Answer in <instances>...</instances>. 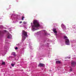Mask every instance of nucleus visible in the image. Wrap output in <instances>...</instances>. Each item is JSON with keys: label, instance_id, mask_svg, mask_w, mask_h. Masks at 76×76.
<instances>
[{"label": "nucleus", "instance_id": "obj_1", "mask_svg": "<svg viewBox=\"0 0 76 76\" xmlns=\"http://www.w3.org/2000/svg\"><path fill=\"white\" fill-rule=\"evenodd\" d=\"M33 25H32L33 23H31V30L33 31H35L36 30L39 29L41 26L39 25V23L38 20H34L33 21Z\"/></svg>", "mask_w": 76, "mask_h": 76}, {"label": "nucleus", "instance_id": "obj_2", "mask_svg": "<svg viewBox=\"0 0 76 76\" xmlns=\"http://www.w3.org/2000/svg\"><path fill=\"white\" fill-rule=\"evenodd\" d=\"M22 35L23 39L21 41L23 42L24 41H25V39L26 38V37H28V33L26 31L24 30H23L22 31Z\"/></svg>", "mask_w": 76, "mask_h": 76}, {"label": "nucleus", "instance_id": "obj_3", "mask_svg": "<svg viewBox=\"0 0 76 76\" xmlns=\"http://www.w3.org/2000/svg\"><path fill=\"white\" fill-rule=\"evenodd\" d=\"M64 39H66L65 42L66 45H70V41H69V39H68L67 37L66 36H64Z\"/></svg>", "mask_w": 76, "mask_h": 76}, {"label": "nucleus", "instance_id": "obj_4", "mask_svg": "<svg viewBox=\"0 0 76 76\" xmlns=\"http://www.w3.org/2000/svg\"><path fill=\"white\" fill-rule=\"evenodd\" d=\"M61 27L63 29V31H64L65 29H66V26L63 24V23H62L61 25Z\"/></svg>", "mask_w": 76, "mask_h": 76}, {"label": "nucleus", "instance_id": "obj_5", "mask_svg": "<svg viewBox=\"0 0 76 76\" xmlns=\"http://www.w3.org/2000/svg\"><path fill=\"white\" fill-rule=\"evenodd\" d=\"M7 38L8 39H11L12 38V36L10 34H9V33H8L7 34Z\"/></svg>", "mask_w": 76, "mask_h": 76}, {"label": "nucleus", "instance_id": "obj_6", "mask_svg": "<svg viewBox=\"0 0 76 76\" xmlns=\"http://www.w3.org/2000/svg\"><path fill=\"white\" fill-rule=\"evenodd\" d=\"M38 66H39L40 67H44L45 66V64H42V63H39Z\"/></svg>", "mask_w": 76, "mask_h": 76}, {"label": "nucleus", "instance_id": "obj_7", "mask_svg": "<svg viewBox=\"0 0 76 76\" xmlns=\"http://www.w3.org/2000/svg\"><path fill=\"white\" fill-rule=\"evenodd\" d=\"M12 16L11 17V19H12V20H15V19H16V18H15V16H14L13 14H12Z\"/></svg>", "mask_w": 76, "mask_h": 76}, {"label": "nucleus", "instance_id": "obj_8", "mask_svg": "<svg viewBox=\"0 0 76 76\" xmlns=\"http://www.w3.org/2000/svg\"><path fill=\"white\" fill-rule=\"evenodd\" d=\"M53 31L54 32V33L55 34V35H57V31H56V29L53 28Z\"/></svg>", "mask_w": 76, "mask_h": 76}, {"label": "nucleus", "instance_id": "obj_9", "mask_svg": "<svg viewBox=\"0 0 76 76\" xmlns=\"http://www.w3.org/2000/svg\"><path fill=\"white\" fill-rule=\"evenodd\" d=\"M76 64V62L74 61L71 63V65L72 66H75V64Z\"/></svg>", "mask_w": 76, "mask_h": 76}, {"label": "nucleus", "instance_id": "obj_10", "mask_svg": "<svg viewBox=\"0 0 76 76\" xmlns=\"http://www.w3.org/2000/svg\"><path fill=\"white\" fill-rule=\"evenodd\" d=\"M12 55V56H13L14 57H15L16 56V53L15 52H12L11 53Z\"/></svg>", "mask_w": 76, "mask_h": 76}, {"label": "nucleus", "instance_id": "obj_11", "mask_svg": "<svg viewBox=\"0 0 76 76\" xmlns=\"http://www.w3.org/2000/svg\"><path fill=\"white\" fill-rule=\"evenodd\" d=\"M56 64H60V61H56Z\"/></svg>", "mask_w": 76, "mask_h": 76}, {"label": "nucleus", "instance_id": "obj_12", "mask_svg": "<svg viewBox=\"0 0 76 76\" xmlns=\"http://www.w3.org/2000/svg\"><path fill=\"white\" fill-rule=\"evenodd\" d=\"M16 45L17 46L19 47V46H20V45H21V44L18 43V44H17Z\"/></svg>", "mask_w": 76, "mask_h": 76}, {"label": "nucleus", "instance_id": "obj_13", "mask_svg": "<svg viewBox=\"0 0 76 76\" xmlns=\"http://www.w3.org/2000/svg\"><path fill=\"white\" fill-rule=\"evenodd\" d=\"M14 65H15V64H11V66L12 67H14V66H14Z\"/></svg>", "mask_w": 76, "mask_h": 76}, {"label": "nucleus", "instance_id": "obj_14", "mask_svg": "<svg viewBox=\"0 0 76 76\" xmlns=\"http://www.w3.org/2000/svg\"><path fill=\"white\" fill-rule=\"evenodd\" d=\"M5 64V62H3L2 63V65H4Z\"/></svg>", "mask_w": 76, "mask_h": 76}, {"label": "nucleus", "instance_id": "obj_15", "mask_svg": "<svg viewBox=\"0 0 76 76\" xmlns=\"http://www.w3.org/2000/svg\"><path fill=\"white\" fill-rule=\"evenodd\" d=\"M26 23H27V22H26L25 21L23 22V24H26Z\"/></svg>", "mask_w": 76, "mask_h": 76}, {"label": "nucleus", "instance_id": "obj_16", "mask_svg": "<svg viewBox=\"0 0 76 76\" xmlns=\"http://www.w3.org/2000/svg\"><path fill=\"white\" fill-rule=\"evenodd\" d=\"M3 28V26H0V28Z\"/></svg>", "mask_w": 76, "mask_h": 76}, {"label": "nucleus", "instance_id": "obj_17", "mask_svg": "<svg viewBox=\"0 0 76 76\" xmlns=\"http://www.w3.org/2000/svg\"><path fill=\"white\" fill-rule=\"evenodd\" d=\"M22 20H23V19H24V17L23 16L22 17Z\"/></svg>", "mask_w": 76, "mask_h": 76}, {"label": "nucleus", "instance_id": "obj_18", "mask_svg": "<svg viewBox=\"0 0 76 76\" xmlns=\"http://www.w3.org/2000/svg\"><path fill=\"white\" fill-rule=\"evenodd\" d=\"M18 48L17 47H16L15 48V50H18Z\"/></svg>", "mask_w": 76, "mask_h": 76}, {"label": "nucleus", "instance_id": "obj_19", "mask_svg": "<svg viewBox=\"0 0 76 76\" xmlns=\"http://www.w3.org/2000/svg\"><path fill=\"white\" fill-rule=\"evenodd\" d=\"M3 32H6V30H4L3 31Z\"/></svg>", "mask_w": 76, "mask_h": 76}, {"label": "nucleus", "instance_id": "obj_20", "mask_svg": "<svg viewBox=\"0 0 76 76\" xmlns=\"http://www.w3.org/2000/svg\"><path fill=\"white\" fill-rule=\"evenodd\" d=\"M29 48H30L31 49V45H29Z\"/></svg>", "mask_w": 76, "mask_h": 76}, {"label": "nucleus", "instance_id": "obj_21", "mask_svg": "<svg viewBox=\"0 0 76 76\" xmlns=\"http://www.w3.org/2000/svg\"><path fill=\"white\" fill-rule=\"evenodd\" d=\"M22 23V21L20 22V23Z\"/></svg>", "mask_w": 76, "mask_h": 76}, {"label": "nucleus", "instance_id": "obj_22", "mask_svg": "<svg viewBox=\"0 0 76 76\" xmlns=\"http://www.w3.org/2000/svg\"><path fill=\"white\" fill-rule=\"evenodd\" d=\"M70 72H72V69H71L70 70Z\"/></svg>", "mask_w": 76, "mask_h": 76}, {"label": "nucleus", "instance_id": "obj_23", "mask_svg": "<svg viewBox=\"0 0 76 76\" xmlns=\"http://www.w3.org/2000/svg\"><path fill=\"white\" fill-rule=\"evenodd\" d=\"M2 32H3V31H0V34H1Z\"/></svg>", "mask_w": 76, "mask_h": 76}, {"label": "nucleus", "instance_id": "obj_24", "mask_svg": "<svg viewBox=\"0 0 76 76\" xmlns=\"http://www.w3.org/2000/svg\"><path fill=\"white\" fill-rule=\"evenodd\" d=\"M70 58V57H67L68 58Z\"/></svg>", "mask_w": 76, "mask_h": 76}, {"label": "nucleus", "instance_id": "obj_25", "mask_svg": "<svg viewBox=\"0 0 76 76\" xmlns=\"http://www.w3.org/2000/svg\"><path fill=\"white\" fill-rule=\"evenodd\" d=\"M23 26L24 27V28H25V26Z\"/></svg>", "mask_w": 76, "mask_h": 76}, {"label": "nucleus", "instance_id": "obj_26", "mask_svg": "<svg viewBox=\"0 0 76 76\" xmlns=\"http://www.w3.org/2000/svg\"><path fill=\"white\" fill-rule=\"evenodd\" d=\"M11 58V57H9V58Z\"/></svg>", "mask_w": 76, "mask_h": 76}, {"label": "nucleus", "instance_id": "obj_27", "mask_svg": "<svg viewBox=\"0 0 76 76\" xmlns=\"http://www.w3.org/2000/svg\"><path fill=\"white\" fill-rule=\"evenodd\" d=\"M39 33V32H37V33Z\"/></svg>", "mask_w": 76, "mask_h": 76}, {"label": "nucleus", "instance_id": "obj_28", "mask_svg": "<svg viewBox=\"0 0 76 76\" xmlns=\"http://www.w3.org/2000/svg\"><path fill=\"white\" fill-rule=\"evenodd\" d=\"M10 68L11 69H12V67H10Z\"/></svg>", "mask_w": 76, "mask_h": 76}, {"label": "nucleus", "instance_id": "obj_29", "mask_svg": "<svg viewBox=\"0 0 76 76\" xmlns=\"http://www.w3.org/2000/svg\"><path fill=\"white\" fill-rule=\"evenodd\" d=\"M29 28H31V27H29Z\"/></svg>", "mask_w": 76, "mask_h": 76}, {"label": "nucleus", "instance_id": "obj_30", "mask_svg": "<svg viewBox=\"0 0 76 76\" xmlns=\"http://www.w3.org/2000/svg\"><path fill=\"white\" fill-rule=\"evenodd\" d=\"M44 31H45V30H43Z\"/></svg>", "mask_w": 76, "mask_h": 76}, {"label": "nucleus", "instance_id": "obj_31", "mask_svg": "<svg viewBox=\"0 0 76 76\" xmlns=\"http://www.w3.org/2000/svg\"><path fill=\"white\" fill-rule=\"evenodd\" d=\"M50 72H51V70H50Z\"/></svg>", "mask_w": 76, "mask_h": 76}, {"label": "nucleus", "instance_id": "obj_32", "mask_svg": "<svg viewBox=\"0 0 76 76\" xmlns=\"http://www.w3.org/2000/svg\"><path fill=\"white\" fill-rule=\"evenodd\" d=\"M53 25H54V23H53Z\"/></svg>", "mask_w": 76, "mask_h": 76}, {"label": "nucleus", "instance_id": "obj_33", "mask_svg": "<svg viewBox=\"0 0 76 76\" xmlns=\"http://www.w3.org/2000/svg\"><path fill=\"white\" fill-rule=\"evenodd\" d=\"M45 34V35H46V34Z\"/></svg>", "mask_w": 76, "mask_h": 76}, {"label": "nucleus", "instance_id": "obj_34", "mask_svg": "<svg viewBox=\"0 0 76 76\" xmlns=\"http://www.w3.org/2000/svg\"><path fill=\"white\" fill-rule=\"evenodd\" d=\"M48 35H50V34H49Z\"/></svg>", "mask_w": 76, "mask_h": 76}]
</instances>
